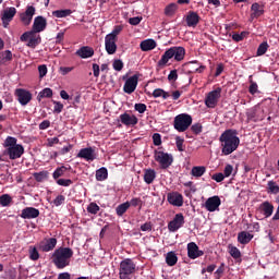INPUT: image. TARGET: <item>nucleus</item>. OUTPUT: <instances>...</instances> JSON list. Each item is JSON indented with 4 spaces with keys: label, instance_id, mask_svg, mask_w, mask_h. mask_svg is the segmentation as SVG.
I'll use <instances>...</instances> for the list:
<instances>
[{
    "label": "nucleus",
    "instance_id": "nucleus-1",
    "mask_svg": "<svg viewBox=\"0 0 279 279\" xmlns=\"http://www.w3.org/2000/svg\"><path fill=\"white\" fill-rule=\"evenodd\" d=\"M221 143V151L223 156H230V154L236 151L239 149V145L241 140L236 136V130H226L219 137Z\"/></svg>",
    "mask_w": 279,
    "mask_h": 279
},
{
    "label": "nucleus",
    "instance_id": "nucleus-2",
    "mask_svg": "<svg viewBox=\"0 0 279 279\" xmlns=\"http://www.w3.org/2000/svg\"><path fill=\"white\" fill-rule=\"evenodd\" d=\"M71 258H73V248L59 247L54 250L51 256V260L57 269H64L71 265Z\"/></svg>",
    "mask_w": 279,
    "mask_h": 279
},
{
    "label": "nucleus",
    "instance_id": "nucleus-3",
    "mask_svg": "<svg viewBox=\"0 0 279 279\" xmlns=\"http://www.w3.org/2000/svg\"><path fill=\"white\" fill-rule=\"evenodd\" d=\"M16 137L8 136L4 140V156H8L10 160H19L25 154V147L22 144H17Z\"/></svg>",
    "mask_w": 279,
    "mask_h": 279
},
{
    "label": "nucleus",
    "instance_id": "nucleus-4",
    "mask_svg": "<svg viewBox=\"0 0 279 279\" xmlns=\"http://www.w3.org/2000/svg\"><path fill=\"white\" fill-rule=\"evenodd\" d=\"M184 56H186V49H184V47H171L161 56V59L158 61V66L167 65L169 60L172 58H174L175 62H182V60H184Z\"/></svg>",
    "mask_w": 279,
    "mask_h": 279
},
{
    "label": "nucleus",
    "instance_id": "nucleus-5",
    "mask_svg": "<svg viewBox=\"0 0 279 279\" xmlns=\"http://www.w3.org/2000/svg\"><path fill=\"white\" fill-rule=\"evenodd\" d=\"M132 274H136V264L130 259H123L120 263V279H132Z\"/></svg>",
    "mask_w": 279,
    "mask_h": 279
},
{
    "label": "nucleus",
    "instance_id": "nucleus-6",
    "mask_svg": "<svg viewBox=\"0 0 279 279\" xmlns=\"http://www.w3.org/2000/svg\"><path fill=\"white\" fill-rule=\"evenodd\" d=\"M192 123H193V117H191V114L181 113L174 118L173 125L177 132H186L189 128H191Z\"/></svg>",
    "mask_w": 279,
    "mask_h": 279
},
{
    "label": "nucleus",
    "instance_id": "nucleus-7",
    "mask_svg": "<svg viewBox=\"0 0 279 279\" xmlns=\"http://www.w3.org/2000/svg\"><path fill=\"white\" fill-rule=\"evenodd\" d=\"M154 158L159 163L160 169H169L173 165V155L162 150H155Z\"/></svg>",
    "mask_w": 279,
    "mask_h": 279
},
{
    "label": "nucleus",
    "instance_id": "nucleus-8",
    "mask_svg": "<svg viewBox=\"0 0 279 279\" xmlns=\"http://www.w3.org/2000/svg\"><path fill=\"white\" fill-rule=\"evenodd\" d=\"M37 33L34 31L25 32L21 35L20 40L21 43H28L26 44L27 47H31V49H36L38 45L41 43L40 35H36Z\"/></svg>",
    "mask_w": 279,
    "mask_h": 279
},
{
    "label": "nucleus",
    "instance_id": "nucleus-9",
    "mask_svg": "<svg viewBox=\"0 0 279 279\" xmlns=\"http://www.w3.org/2000/svg\"><path fill=\"white\" fill-rule=\"evenodd\" d=\"M220 98L221 87H217L216 89L208 93L207 97L205 98V106H207V108H216Z\"/></svg>",
    "mask_w": 279,
    "mask_h": 279
},
{
    "label": "nucleus",
    "instance_id": "nucleus-10",
    "mask_svg": "<svg viewBox=\"0 0 279 279\" xmlns=\"http://www.w3.org/2000/svg\"><path fill=\"white\" fill-rule=\"evenodd\" d=\"M14 16H16V8L14 7L5 8L1 12V21L4 28H8L10 23L14 20Z\"/></svg>",
    "mask_w": 279,
    "mask_h": 279
},
{
    "label": "nucleus",
    "instance_id": "nucleus-11",
    "mask_svg": "<svg viewBox=\"0 0 279 279\" xmlns=\"http://www.w3.org/2000/svg\"><path fill=\"white\" fill-rule=\"evenodd\" d=\"M138 77H141L140 74H134L125 81L123 92L126 93V95H132V93L136 90V86H138Z\"/></svg>",
    "mask_w": 279,
    "mask_h": 279
},
{
    "label": "nucleus",
    "instance_id": "nucleus-12",
    "mask_svg": "<svg viewBox=\"0 0 279 279\" xmlns=\"http://www.w3.org/2000/svg\"><path fill=\"white\" fill-rule=\"evenodd\" d=\"M14 95L17 97V101L21 106H27V104L32 101V93L27 89L17 88L15 89Z\"/></svg>",
    "mask_w": 279,
    "mask_h": 279
},
{
    "label": "nucleus",
    "instance_id": "nucleus-13",
    "mask_svg": "<svg viewBox=\"0 0 279 279\" xmlns=\"http://www.w3.org/2000/svg\"><path fill=\"white\" fill-rule=\"evenodd\" d=\"M182 226H184V215L177 214L174 218L168 223V230L170 232H178Z\"/></svg>",
    "mask_w": 279,
    "mask_h": 279
},
{
    "label": "nucleus",
    "instance_id": "nucleus-14",
    "mask_svg": "<svg viewBox=\"0 0 279 279\" xmlns=\"http://www.w3.org/2000/svg\"><path fill=\"white\" fill-rule=\"evenodd\" d=\"M204 206L208 213H216L219 210V206H221V198L219 196H211L206 199Z\"/></svg>",
    "mask_w": 279,
    "mask_h": 279
},
{
    "label": "nucleus",
    "instance_id": "nucleus-15",
    "mask_svg": "<svg viewBox=\"0 0 279 279\" xmlns=\"http://www.w3.org/2000/svg\"><path fill=\"white\" fill-rule=\"evenodd\" d=\"M119 119L122 125H126V128H134V125L138 124V118L128 112L120 114Z\"/></svg>",
    "mask_w": 279,
    "mask_h": 279
},
{
    "label": "nucleus",
    "instance_id": "nucleus-16",
    "mask_svg": "<svg viewBox=\"0 0 279 279\" xmlns=\"http://www.w3.org/2000/svg\"><path fill=\"white\" fill-rule=\"evenodd\" d=\"M167 199L171 206H177L178 208L184 206V196L180 192H170L167 194Z\"/></svg>",
    "mask_w": 279,
    "mask_h": 279
},
{
    "label": "nucleus",
    "instance_id": "nucleus-17",
    "mask_svg": "<svg viewBox=\"0 0 279 279\" xmlns=\"http://www.w3.org/2000/svg\"><path fill=\"white\" fill-rule=\"evenodd\" d=\"M77 158H83L84 160H87V162H93V160L97 158V154H95V148L86 147L78 151Z\"/></svg>",
    "mask_w": 279,
    "mask_h": 279
},
{
    "label": "nucleus",
    "instance_id": "nucleus-18",
    "mask_svg": "<svg viewBox=\"0 0 279 279\" xmlns=\"http://www.w3.org/2000/svg\"><path fill=\"white\" fill-rule=\"evenodd\" d=\"M47 29V19L43 15H38L35 17L33 23L32 32L40 34V32H45Z\"/></svg>",
    "mask_w": 279,
    "mask_h": 279
},
{
    "label": "nucleus",
    "instance_id": "nucleus-19",
    "mask_svg": "<svg viewBox=\"0 0 279 279\" xmlns=\"http://www.w3.org/2000/svg\"><path fill=\"white\" fill-rule=\"evenodd\" d=\"M34 14H36V8H34V5H28L26 11L20 15L23 25H31Z\"/></svg>",
    "mask_w": 279,
    "mask_h": 279
},
{
    "label": "nucleus",
    "instance_id": "nucleus-20",
    "mask_svg": "<svg viewBox=\"0 0 279 279\" xmlns=\"http://www.w3.org/2000/svg\"><path fill=\"white\" fill-rule=\"evenodd\" d=\"M187 256L192 260H195V258H199V256H204V251L199 250V246L195 242H190L187 244Z\"/></svg>",
    "mask_w": 279,
    "mask_h": 279
},
{
    "label": "nucleus",
    "instance_id": "nucleus-21",
    "mask_svg": "<svg viewBox=\"0 0 279 279\" xmlns=\"http://www.w3.org/2000/svg\"><path fill=\"white\" fill-rule=\"evenodd\" d=\"M117 38L106 35L105 37V49L109 56L117 53Z\"/></svg>",
    "mask_w": 279,
    "mask_h": 279
},
{
    "label": "nucleus",
    "instance_id": "nucleus-22",
    "mask_svg": "<svg viewBox=\"0 0 279 279\" xmlns=\"http://www.w3.org/2000/svg\"><path fill=\"white\" fill-rule=\"evenodd\" d=\"M57 245H58V239L50 238V239H46L45 242L39 243V250L41 252H53Z\"/></svg>",
    "mask_w": 279,
    "mask_h": 279
},
{
    "label": "nucleus",
    "instance_id": "nucleus-23",
    "mask_svg": "<svg viewBox=\"0 0 279 279\" xmlns=\"http://www.w3.org/2000/svg\"><path fill=\"white\" fill-rule=\"evenodd\" d=\"M20 217L22 219H37V217H40V210L35 207H26L22 210Z\"/></svg>",
    "mask_w": 279,
    "mask_h": 279
},
{
    "label": "nucleus",
    "instance_id": "nucleus-24",
    "mask_svg": "<svg viewBox=\"0 0 279 279\" xmlns=\"http://www.w3.org/2000/svg\"><path fill=\"white\" fill-rule=\"evenodd\" d=\"M75 56H78V58H83L86 60L87 58H93L95 56V49L90 46H83L78 50H76Z\"/></svg>",
    "mask_w": 279,
    "mask_h": 279
},
{
    "label": "nucleus",
    "instance_id": "nucleus-25",
    "mask_svg": "<svg viewBox=\"0 0 279 279\" xmlns=\"http://www.w3.org/2000/svg\"><path fill=\"white\" fill-rule=\"evenodd\" d=\"M187 27H197L199 24L201 17L199 14L195 11H190L185 17Z\"/></svg>",
    "mask_w": 279,
    "mask_h": 279
},
{
    "label": "nucleus",
    "instance_id": "nucleus-26",
    "mask_svg": "<svg viewBox=\"0 0 279 279\" xmlns=\"http://www.w3.org/2000/svg\"><path fill=\"white\" fill-rule=\"evenodd\" d=\"M259 210L263 213L266 219H269V217L274 215V204L266 201L259 205Z\"/></svg>",
    "mask_w": 279,
    "mask_h": 279
},
{
    "label": "nucleus",
    "instance_id": "nucleus-27",
    "mask_svg": "<svg viewBox=\"0 0 279 279\" xmlns=\"http://www.w3.org/2000/svg\"><path fill=\"white\" fill-rule=\"evenodd\" d=\"M146 95H148V97H151L153 95L155 99H158V97H162V99H169V97H171V95L162 88H156L153 93L146 92Z\"/></svg>",
    "mask_w": 279,
    "mask_h": 279
},
{
    "label": "nucleus",
    "instance_id": "nucleus-28",
    "mask_svg": "<svg viewBox=\"0 0 279 279\" xmlns=\"http://www.w3.org/2000/svg\"><path fill=\"white\" fill-rule=\"evenodd\" d=\"M251 10L253 12L251 14V19H258L259 16H263V14H265V9L257 2L252 4Z\"/></svg>",
    "mask_w": 279,
    "mask_h": 279
},
{
    "label": "nucleus",
    "instance_id": "nucleus-29",
    "mask_svg": "<svg viewBox=\"0 0 279 279\" xmlns=\"http://www.w3.org/2000/svg\"><path fill=\"white\" fill-rule=\"evenodd\" d=\"M156 47L157 44L154 39H146L140 44V48L142 49V51H153V49H156Z\"/></svg>",
    "mask_w": 279,
    "mask_h": 279
},
{
    "label": "nucleus",
    "instance_id": "nucleus-30",
    "mask_svg": "<svg viewBox=\"0 0 279 279\" xmlns=\"http://www.w3.org/2000/svg\"><path fill=\"white\" fill-rule=\"evenodd\" d=\"M156 180V170L149 168L144 170V182L146 184H154Z\"/></svg>",
    "mask_w": 279,
    "mask_h": 279
},
{
    "label": "nucleus",
    "instance_id": "nucleus-31",
    "mask_svg": "<svg viewBox=\"0 0 279 279\" xmlns=\"http://www.w3.org/2000/svg\"><path fill=\"white\" fill-rule=\"evenodd\" d=\"M254 239V234H251L250 232L246 231H241L238 234V241L241 243V245H247L250 241Z\"/></svg>",
    "mask_w": 279,
    "mask_h": 279
},
{
    "label": "nucleus",
    "instance_id": "nucleus-32",
    "mask_svg": "<svg viewBox=\"0 0 279 279\" xmlns=\"http://www.w3.org/2000/svg\"><path fill=\"white\" fill-rule=\"evenodd\" d=\"M166 263L168 267H175V265H178V255L175 252L170 251L167 253Z\"/></svg>",
    "mask_w": 279,
    "mask_h": 279
},
{
    "label": "nucleus",
    "instance_id": "nucleus-33",
    "mask_svg": "<svg viewBox=\"0 0 279 279\" xmlns=\"http://www.w3.org/2000/svg\"><path fill=\"white\" fill-rule=\"evenodd\" d=\"M96 180L97 182H104V180H108V168L101 167L96 171Z\"/></svg>",
    "mask_w": 279,
    "mask_h": 279
},
{
    "label": "nucleus",
    "instance_id": "nucleus-34",
    "mask_svg": "<svg viewBox=\"0 0 279 279\" xmlns=\"http://www.w3.org/2000/svg\"><path fill=\"white\" fill-rule=\"evenodd\" d=\"M267 193L270 195H278L279 193V185L276 181L271 180L267 183Z\"/></svg>",
    "mask_w": 279,
    "mask_h": 279
},
{
    "label": "nucleus",
    "instance_id": "nucleus-35",
    "mask_svg": "<svg viewBox=\"0 0 279 279\" xmlns=\"http://www.w3.org/2000/svg\"><path fill=\"white\" fill-rule=\"evenodd\" d=\"M71 14H73V11L70 9L57 10L52 12V16H56V19H66V16H71Z\"/></svg>",
    "mask_w": 279,
    "mask_h": 279
},
{
    "label": "nucleus",
    "instance_id": "nucleus-36",
    "mask_svg": "<svg viewBox=\"0 0 279 279\" xmlns=\"http://www.w3.org/2000/svg\"><path fill=\"white\" fill-rule=\"evenodd\" d=\"M204 173H206V167L204 166H195L192 168L191 174L194 178H202V175H204Z\"/></svg>",
    "mask_w": 279,
    "mask_h": 279
},
{
    "label": "nucleus",
    "instance_id": "nucleus-37",
    "mask_svg": "<svg viewBox=\"0 0 279 279\" xmlns=\"http://www.w3.org/2000/svg\"><path fill=\"white\" fill-rule=\"evenodd\" d=\"M66 171H69L68 167L65 166L58 167L52 173L53 180H60V178H62V175H64Z\"/></svg>",
    "mask_w": 279,
    "mask_h": 279
},
{
    "label": "nucleus",
    "instance_id": "nucleus-38",
    "mask_svg": "<svg viewBox=\"0 0 279 279\" xmlns=\"http://www.w3.org/2000/svg\"><path fill=\"white\" fill-rule=\"evenodd\" d=\"M246 121L250 123V121H253L254 123L260 121L259 117L256 114V109H248L246 111Z\"/></svg>",
    "mask_w": 279,
    "mask_h": 279
},
{
    "label": "nucleus",
    "instance_id": "nucleus-39",
    "mask_svg": "<svg viewBox=\"0 0 279 279\" xmlns=\"http://www.w3.org/2000/svg\"><path fill=\"white\" fill-rule=\"evenodd\" d=\"M129 208H130V202H125V203L120 204L116 208V213H117L118 217H123V215H125V213H128Z\"/></svg>",
    "mask_w": 279,
    "mask_h": 279
},
{
    "label": "nucleus",
    "instance_id": "nucleus-40",
    "mask_svg": "<svg viewBox=\"0 0 279 279\" xmlns=\"http://www.w3.org/2000/svg\"><path fill=\"white\" fill-rule=\"evenodd\" d=\"M51 99V97H53V90L49 87L44 88L37 96V99L40 101V99Z\"/></svg>",
    "mask_w": 279,
    "mask_h": 279
},
{
    "label": "nucleus",
    "instance_id": "nucleus-41",
    "mask_svg": "<svg viewBox=\"0 0 279 279\" xmlns=\"http://www.w3.org/2000/svg\"><path fill=\"white\" fill-rule=\"evenodd\" d=\"M12 205V196L10 194H2L0 196V206L3 208H8V206Z\"/></svg>",
    "mask_w": 279,
    "mask_h": 279
},
{
    "label": "nucleus",
    "instance_id": "nucleus-42",
    "mask_svg": "<svg viewBox=\"0 0 279 279\" xmlns=\"http://www.w3.org/2000/svg\"><path fill=\"white\" fill-rule=\"evenodd\" d=\"M33 178L36 180V182H45V180L49 178V172L48 171L35 172L33 174Z\"/></svg>",
    "mask_w": 279,
    "mask_h": 279
},
{
    "label": "nucleus",
    "instance_id": "nucleus-43",
    "mask_svg": "<svg viewBox=\"0 0 279 279\" xmlns=\"http://www.w3.org/2000/svg\"><path fill=\"white\" fill-rule=\"evenodd\" d=\"M177 11H178V4L175 3H170L165 8L166 16H173V14H175Z\"/></svg>",
    "mask_w": 279,
    "mask_h": 279
},
{
    "label": "nucleus",
    "instance_id": "nucleus-44",
    "mask_svg": "<svg viewBox=\"0 0 279 279\" xmlns=\"http://www.w3.org/2000/svg\"><path fill=\"white\" fill-rule=\"evenodd\" d=\"M28 254L31 260H38V258H40V253H38V248L36 246H29Z\"/></svg>",
    "mask_w": 279,
    "mask_h": 279
},
{
    "label": "nucleus",
    "instance_id": "nucleus-45",
    "mask_svg": "<svg viewBox=\"0 0 279 279\" xmlns=\"http://www.w3.org/2000/svg\"><path fill=\"white\" fill-rule=\"evenodd\" d=\"M99 210H101V207H99V205H97V203L93 202L87 206V213H89V215H97V213H99Z\"/></svg>",
    "mask_w": 279,
    "mask_h": 279
},
{
    "label": "nucleus",
    "instance_id": "nucleus-46",
    "mask_svg": "<svg viewBox=\"0 0 279 279\" xmlns=\"http://www.w3.org/2000/svg\"><path fill=\"white\" fill-rule=\"evenodd\" d=\"M229 254L235 260H239V258H241V251L236 246H229Z\"/></svg>",
    "mask_w": 279,
    "mask_h": 279
},
{
    "label": "nucleus",
    "instance_id": "nucleus-47",
    "mask_svg": "<svg viewBox=\"0 0 279 279\" xmlns=\"http://www.w3.org/2000/svg\"><path fill=\"white\" fill-rule=\"evenodd\" d=\"M0 58L2 62H4V64L8 62H12V51L4 50L3 52L0 53Z\"/></svg>",
    "mask_w": 279,
    "mask_h": 279
},
{
    "label": "nucleus",
    "instance_id": "nucleus-48",
    "mask_svg": "<svg viewBox=\"0 0 279 279\" xmlns=\"http://www.w3.org/2000/svg\"><path fill=\"white\" fill-rule=\"evenodd\" d=\"M121 32H123V26L121 25H117L114 26V28L112 29V32L110 34H108L107 36L111 37V38H116L119 40V35L121 34Z\"/></svg>",
    "mask_w": 279,
    "mask_h": 279
},
{
    "label": "nucleus",
    "instance_id": "nucleus-49",
    "mask_svg": "<svg viewBox=\"0 0 279 279\" xmlns=\"http://www.w3.org/2000/svg\"><path fill=\"white\" fill-rule=\"evenodd\" d=\"M267 49H269V44H267V41H263L257 48V56H265L267 53Z\"/></svg>",
    "mask_w": 279,
    "mask_h": 279
},
{
    "label": "nucleus",
    "instance_id": "nucleus-50",
    "mask_svg": "<svg viewBox=\"0 0 279 279\" xmlns=\"http://www.w3.org/2000/svg\"><path fill=\"white\" fill-rule=\"evenodd\" d=\"M247 34H250V33H247V32H241V34L234 33L232 35V40H234V43H241L245 39V36H247Z\"/></svg>",
    "mask_w": 279,
    "mask_h": 279
},
{
    "label": "nucleus",
    "instance_id": "nucleus-51",
    "mask_svg": "<svg viewBox=\"0 0 279 279\" xmlns=\"http://www.w3.org/2000/svg\"><path fill=\"white\" fill-rule=\"evenodd\" d=\"M52 104L54 105L53 112L57 114H60V112L64 110V105L62 102L53 100Z\"/></svg>",
    "mask_w": 279,
    "mask_h": 279
},
{
    "label": "nucleus",
    "instance_id": "nucleus-52",
    "mask_svg": "<svg viewBox=\"0 0 279 279\" xmlns=\"http://www.w3.org/2000/svg\"><path fill=\"white\" fill-rule=\"evenodd\" d=\"M153 143L156 147H160L162 145V136L159 133H154Z\"/></svg>",
    "mask_w": 279,
    "mask_h": 279
},
{
    "label": "nucleus",
    "instance_id": "nucleus-53",
    "mask_svg": "<svg viewBox=\"0 0 279 279\" xmlns=\"http://www.w3.org/2000/svg\"><path fill=\"white\" fill-rule=\"evenodd\" d=\"M57 184L59 186H71V184H73V180H71V179H58Z\"/></svg>",
    "mask_w": 279,
    "mask_h": 279
},
{
    "label": "nucleus",
    "instance_id": "nucleus-54",
    "mask_svg": "<svg viewBox=\"0 0 279 279\" xmlns=\"http://www.w3.org/2000/svg\"><path fill=\"white\" fill-rule=\"evenodd\" d=\"M175 145H177V149L179 151H183L184 150V138L177 136L175 137Z\"/></svg>",
    "mask_w": 279,
    "mask_h": 279
},
{
    "label": "nucleus",
    "instance_id": "nucleus-55",
    "mask_svg": "<svg viewBox=\"0 0 279 279\" xmlns=\"http://www.w3.org/2000/svg\"><path fill=\"white\" fill-rule=\"evenodd\" d=\"M134 109L136 112H140V114H144V112L147 111V105L145 104H135Z\"/></svg>",
    "mask_w": 279,
    "mask_h": 279
},
{
    "label": "nucleus",
    "instance_id": "nucleus-56",
    "mask_svg": "<svg viewBox=\"0 0 279 279\" xmlns=\"http://www.w3.org/2000/svg\"><path fill=\"white\" fill-rule=\"evenodd\" d=\"M248 93L251 95H256L258 93V84H256V82L251 80V85L248 87Z\"/></svg>",
    "mask_w": 279,
    "mask_h": 279
},
{
    "label": "nucleus",
    "instance_id": "nucleus-57",
    "mask_svg": "<svg viewBox=\"0 0 279 279\" xmlns=\"http://www.w3.org/2000/svg\"><path fill=\"white\" fill-rule=\"evenodd\" d=\"M247 230L251 232H258V230H260V225L258 222H254V223H247Z\"/></svg>",
    "mask_w": 279,
    "mask_h": 279
},
{
    "label": "nucleus",
    "instance_id": "nucleus-58",
    "mask_svg": "<svg viewBox=\"0 0 279 279\" xmlns=\"http://www.w3.org/2000/svg\"><path fill=\"white\" fill-rule=\"evenodd\" d=\"M232 171H234V168L232 167V165H227L225 167L222 174H225V178H230L232 175Z\"/></svg>",
    "mask_w": 279,
    "mask_h": 279
},
{
    "label": "nucleus",
    "instance_id": "nucleus-59",
    "mask_svg": "<svg viewBox=\"0 0 279 279\" xmlns=\"http://www.w3.org/2000/svg\"><path fill=\"white\" fill-rule=\"evenodd\" d=\"M191 131L194 134H202V123H195L191 126Z\"/></svg>",
    "mask_w": 279,
    "mask_h": 279
},
{
    "label": "nucleus",
    "instance_id": "nucleus-60",
    "mask_svg": "<svg viewBox=\"0 0 279 279\" xmlns=\"http://www.w3.org/2000/svg\"><path fill=\"white\" fill-rule=\"evenodd\" d=\"M211 180H215V182H223V180H226V177L223 173L219 172L213 174Z\"/></svg>",
    "mask_w": 279,
    "mask_h": 279
},
{
    "label": "nucleus",
    "instance_id": "nucleus-61",
    "mask_svg": "<svg viewBox=\"0 0 279 279\" xmlns=\"http://www.w3.org/2000/svg\"><path fill=\"white\" fill-rule=\"evenodd\" d=\"M113 69L114 71H123V61L121 60H114L113 61Z\"/></svg>",
    "mask_w": 279,
    "mask_h": 279
},
{
    "label": "nucleus",
    "instance_id": "nucleus-62",
    "mask_svg": "<svg viewBox=\"0 0 279 279\" xmlns=\"http://www.w3.org/2000/svg\"><path fill=\"white\" fill-rule=\"evenodd\" d=\"M64 199H66V197H64V195H58L54 199H53V204L56 206H62V203L64 202Z\"/></svg>",
    "mask_w": 279,
    "mask_h": 279
},
{
    "label": "nucleus",
    "instance_id": "nucleus-63",
    "mask_svg": "<svg viewBox=\"0 0 279 279\" xmlns=\"http://www.w3.org/2000/svg\"><path fill=\"white\" fill-rule=\"evenodd\" d=\"M47 65L41 64L38 66L39 77L43 78L45 75H47Z\"/></svg>",
    "mask_w": 279,
    "mask_h": 279
},
{
    "label": "nucleus",
    "instance_id": "nucleus-64",
    "mask_svg": "<svg viewBox=\"0 0 279 279\" xmlns=\"http://www.w3.org/2000/svg\"><path fill=\"white\" fill-rule=\"evenodd\" d=\"M141 21H143V17H141V16H135V17L129 19L130 25H140Z\"/></svg>",
    "mask_w": 279,
    "mask_h": 279
}]
</instances>
